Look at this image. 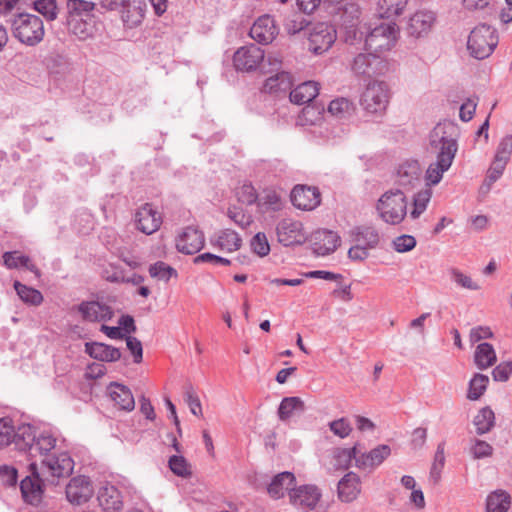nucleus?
<instances>
[{
    "instance_id": "obj_63",
    "label": "nucleus",
    "mask_w": 512,
    "mask_h": 512,
    "mask_svg": "<svg viewBox=\"0 0 512 512\" xmlns=\"http://www.w3.org/2000/svg\"><path fill=\"white\" fill-rule=\"evenodd\" d=\"M330 430L340 438H346L352 431V427L346 418H340L329 423Z\"/></svg>"
},
{
    "instance_id": "obj_35",
    "label": "nucleus",
    "mask_w": 512,
    "mask_h": 512,
    "mask_svg": "<svg viewBox=\"0 0 512 512\" xmlns=\"http://www.w3.org/2000/svg\"><path fill=\"white\" fill-rule=\"evenodd\" d=\"M291 86V75L285 71H276L274 75L266 79L264 90L269 93L286 92Z\"/></svg>"
},
{
    "instance_id": "obj_6",
    "label": "nucleus",
    "mask_w": 512,
    "mask_h": 512,
    "mask_svg": "<svg viewBox=\"0 0 512 512\" xmlns=\"http://www.w3.org/2000/svg\"><path fill=\"white\" fill-rule=\"evenodd\" d=\"M497 44L496 29L487 24H480L470 32L467 40V50L473 58L482 60L493 53Z\"/></svg>"
},
{
    "instance_id": "obj_49",
    "label": "nucleus",
    "mask_w": 512,
    "mask_h": 512,
    "mask_svg": "<svg viewBox=\"0 0 512 512\" xmlns=\"http://www.w3.org/2000/svg\"><path fill=\"white\" fill-rule=\"evenodd\" d=\"M64 24L69 32L75 35L80 40H85L89 37L88 24L79 17L65 16Z\"/></svg>"
},
{
    "instance_id": "obj_53",
    "label": "nucleus",
    "mask_w": 512,
    "mask_h": 512,
    "mask_svg": "<svg viewBox=\"0 0 512 512\" xmlns=\"http://www.w3.org/2000/svg\"><path fill=\"white\" fill-rule=\"evenodd\" d=\"M449 275L451 280L461 288L468 290H479L480 286L472 280V278L457 268L449 269Z\"/></svg>"
},
{
    "instance_id": "obj_31",
    "label": "nucleus",
    "mask_w": 512,
    "mask_h": 512,
    "mask_svg": "<svg viewBox=\"0 0 512 512\" xmlns=\"http://www.w3.org/2000/svg\"><path fill=\"white\" fill-rule=\"evenodd\" d=\"M319 93V85L314 81H306L299 84L290 92V101L297 105L308 104L315 99Z\"/></svg>"
},
{
    "instance_id": "obj_5",
    "label": "nucleus",
    "mask_w": 512,
    "mask_h": 512,
    "mask_svg": "<svg viewBox=\"0 0 512 512\" xmlns=\"http://www.w3.org/2000/svg\"><path fill=\"white\" fill-rule=\"evenodd\" d=\"M12 31L15 38L27 46L40 43L45 35L44 24L37 15L20 13L12 22Z\"/></svg>"
},
{
    "instance_id": "obj_9",
    "label": "nucleus",
    "mask_w": 512,
    "mask_h": 512,
    "mask_svg": "<svg viewBox=\"0 0 512 512\" xmlns=\"http://www.w3.org/2000/svg\"><path fill=\"white\" fill-rule=\"evenodd\" d=\"M389 103V88L384 81L370 82L361 97L363 109L371 114H381Z\"/></svg>"
},
{
    "instance_id": "obj_52",
    "label": "nucleus",
    "mask_w": 512,
    "mask_h": 512,
    "mask_svg": "<svg viewBox=\"0 0 512 512\" xmlns=\"http://www.w3.org/2000/svg\"><path fill=\"white\" fill-rule=\"evenodd\" d=\"M168 464L171 471L179 477L187 478L190 477L192 474L190 464L181 455L171 456L168 461Z\"/></svg>"
},
{
    "instance_id": "obj_14",
    "label": "nucleus",
    "mask_w": 512,
    "mask_h": 512,
    "mask_svg": "<svg viewBox=\"0 0 512 512\" xmlns=\"http://www.w3.org/2000/svg\"><path fill=\"white\" fill-rule=\"evenodd\" d=\"M78 312L82 319L89 322H106L113 315V309L103 300L83 301L78 305Z\"/></svg>"
},
{
    "instance_id": "obj_40",
    "label": "nucleus",
    "mask_w": 512,
    "mask_h": 512,
    "mask_svg": "<svg viewBox=\"0 0 512 512\" xmlns=\"http://www.w3.org/2000/svg\"><path fill=\"white\" fill-rule=\"evenodd\" d=\"M360 450L358 449V444L354 445L352 448H336L333 450V466L336 469H347L352 460L356 461V458L359 457Z\"/></svg>"
},
{
    "instance_id": "obj_56",
    "label": "nucleus",
    "mask_w": 512,
    "mask_h": 512,
    "mask_svg": "<svg viewBox=\"0 0 512 512\" xmlns=\"http://www.w3.org/2000/svg\"><path fill=\"white\" fill-rule=\"evenodd\" d=\"M252 251L260 257L267 256L270 252L268 239L263 232H258L250 242Z\"/></svg>"
},
{
    "instance_id": "obj_11",
    "label": "nucleus",
    "mask_w": 512,
    "mask_h": 512,
    "mask_svg": "<svg viewBox=\"0 0 512 512\" xmlns=\"http://www.w3.org/2000/svg\"><path fill=\"white\" fill-rule=\"evenodd\" d=\"M265 53L260 47L250 44L240 47L233 56V64L239 71H254L264 62Z\"/></svg>"
},
{
    "instance_id": "obj_26",
    "label": "nucleus",
    "mask_w": 512,
    "mask_h": 512,
    "mask_svg": "<svg viewBox=\"0 0 512 512\" xmlns=\"http://www.w3.org/2000/svg\"><path fill=\"white\" fill-rule=\"evenodd\" d=\"M27 441L30 444L28 454L31 459L39 456L41 460L45 455H50L49 452L56 445V439L48 433H41L38 436L35 434H29Z\"/></svg>"
},
{
    "instance_id": "obj_8",
    "label": "nucleus",
    "mask_w": 512,
    "mask_h": 512,
    "mask_svg": "<svg viewBox=\"0 0 512 512\" xmlns=\"http://www.w3.org/2000/svg\"><path fill=\"white\" fill-rule=\"evenodd\" d=\"M351 71L356 77L371 78L389 71V63L375 53H359L351 64Z\"/></svg>"
},
{
    "instance_id": "obj_16",
    "label": "nucleus",
    "mask_w": 512,
    "mask_h": 512,
    "mask_svg": "<svg viewBox=\"0 0 512 512\" xmlns=\"http://www.w3.org/2000/svg\"><path fill=\"white\" fill-rule=\"evenodd\" d=\"M94 493L88 477L80 475L72 478L66 486L67 500L75 505H81L90 500Z\"/></svg>"
},
{
    "instance_id": "obj_13",
    "label": "nucleus",
    "mask_w": 512,
    "mask_h": 512,
    "mask_svg": "<svg viewBox=\"0 0 512 512\" xmlns=\"http://www.w3.org/2000/svg\"><path fill=\"white\" fill-rule=\"evenodd\" d=\"M204 244V234L195 226L185 227L176 240L177 250L187 255L199 252L204 247Z\"/></svg>"
},
{
    "instance_id": "obj_12",
    "label": "nucleus",
    "mask_w": 512,
    "mask_h": 512,
    "mask_svg": "<svg viewBox=\"0 0 512 512\" xmlns=\"http://www.w3.org/2000/svg\"><path fill=\"white\" fill-rule=\"evenodd\" d=\"M321 496L320 489L315 485H301L289 492L290 503L306 512L316 508Z\"/></svg>"
},
{
    "instance_id": "obj_28",
    "label": "nucleus",
    "mask_w": 512,
    "mask_h": 512,
    "mask_svg": "<svg viewBox=\"0 0 512 512\" xmlns=\"http://www.w3.org/2000/svg\"><path fill=\"white\" fill-rule=\"evenodd\" d=\"M85 352L101 362H116L121 358V352L118 348L101 342L85 343Z\"/></svg>"
},
{
    "instance_id": "obj_27",
    "label": "nucleus",
    "mask_w": 512,
    "mask_h": 512,
    "mask_svg": "<svg viewBox=\"0 0 512 512\" xmlns=\"http://www.w3.org/2000/svg\"><path fill=\"white\" fill-rule=\"evenodd\" d=\"M45 477H35L32 473L30 476L25 477L20 483V490L24 500L32 505L38 504L41 501L43 489L42 484Z\"/></svg>"
},
{
    "instance_id": "obj_2",
    "label": "nucleus",
    "mask_w": 512,
    "mask_h": 512,
    "mask_svg": "<svg viewBox=\"0 0 512 512\" xmlns=\"http://www.w3.org/2000/svg\"><path fill=\"white\" fill-rule=\"evenodd\" d=\"M29 468L36 478L43 476L47 481H50L49 477L61 478L70 476L74 469V461L67 453L51 454L45 455L39 464L36 460L32 461L29 464Z\"/></svg>"
},
{
    "instance_id": "obj_23",
    "label": "nucleus",
    "mask_w": 512,
    "mask_h": 512,
    "mask_svg": "<svg viewBox=\"0 0 512 512\" xmlns=\"http://www.w3.org/2000/svg\"><path fill=\"white\" fill-rule=\"evenodd\" d=\"M110 399L120 410L130 412L135 408L134 396L129 387L118 382H111L107 386Z\"/></svg>"
},
{
    "instance_id": "obj_7",
    "label": "nucleus",
    "mask_w": 512,
    "mask_h": 512,
    "mask_svg": "<svg viewBox=\"0 0 512 512\" xmlns=\"http://www.w3.org/2000/svg\"><path fill=\"white\" fill-rule=\"evenodd\" d=\"M398 28L395 23H381L367 32L364 40V49L377 54L390 50L396 43Z\"/></svg>"
},
{
    "instance_id": "obj_10",
    "label": "nucleus",
    "mask_w": 512,
    "mask_h": 512,
    "mask_svg": "<svg viewBox=\"0 0 512 512\" xmlns=\"http://www.w3.org/2000/svg\"><path fill=\"white\" fill-rule=\"evenodd\" d=\"M337 39V33L332 25L317 23L310 30L308 50L315 55L328 51Z\"/></svg>"
},
{
    "instance_id": "obj_61",
    "label": "nucleus",
    "mask_w": 512,
    "mask_h": 512,
    "mask_svg": "<svg viewBox=\"0 0 512 512\" xmlns=\"http://www.w3.org/2000/svg\"><path fill=\"white\" fill-rule=\"evenodd\" d=\"M351 110V102L345 98L335 99L329 103L328 112L336 117H344Z\"/></svg>"
},
{
    "instance_id": "obj_18",
    "label": "nucleus",
    "mask_w": 512,
    "mask_h": 512,
    "mask_svg": "<svg viewBox=\"0 0 512 512\" xmlns=\"http://www.w3.org/2000/svg\"><path fill=\"white\" fill-rule=\"evenodd\" d=\"M135 223L139 231L146 235L155 233L162 224L160 213L150 203H145L135 213Z\"/></svg>"
},
{
    "instance_id": "obj_17",
    "label": "nucleus",
    "mask_w": 512,
    "mask_h": 512,
    "mask_svg": "<svg viewBox=\"0 0 512 512\" xmlns=\"http://www.w3.org/2000/svg\"><path fill=\"white\" fill-rule=\"evenodd\" d=\"M300 221L285 218L279 221L276 227L278 241L284 246L301 244L305 240Z\"/></svg>"
},
{
    "instance_id": "obj_46",
    "label": "nucleus",
    "mask_w": 512,
    "mask_h": 512,
    "mask_svg": "<svg viewBox=\"0 0 512 512\" xmlns=\"http://www.w3.org/2000/svg\"><path fill=\"white\" fill-rule=\"evenodd\" d=\"M488 383V376L480 373L475 374L469 382L467 398L473 401L478 400L486 391Z\"/></svg>"
},
{
    "instance_id": "obj_21",
    "label": "nucleus",
    "mask_w": 512,
    "mask_h": 512,
    "mask_svg": "<svg viewBox=\"0 0 512 512\" xmlns=\"http://www.w3.org/2000/svg\"><path fill=\"white\" fill-rule=\"evenodd\" d=\"M340 237L333 231L320 229L311 235L313 252L318 256H325L334 252L339 246Z\"/></svg>"
},
{
    "instance_id": "obj_43",
    "label": "nucleus",
    "mask_w": 512,
    "mask_h": 512,
    "mask_svg": "<svg viewBox=\"0 0 512 512\" xmlns=\"http://www.w3.org/2000/svg\"><path fill=\"white\" fill-rule=\"evenodd\" d=\"M33 8L49 22L56 20L60 12L57 0H36Z\"/></svg>"
},
{
    "instance_id": "obj_45",
    "label": "nucleus",
    "mask_w": 512,
    "mask_h": 512,
    "mask_svg": "<svg viewBox=\"0 0 512 512\" xmlns=\"http://www.w3.org/2000/svg\"><path fill=\"white\" fill-rule=\"evenodd\" d=\"M96 7V3L87 0H66L65 16L81 17L83 14L91 13Z\"/></svg>"
},
{
    "instance_id": "obj_3",
    "label": "nucleus",
    "mask_w": 512,
    "mask_h": 512,
    "mask_svg": "<svg viewBox=\"0 0 512 512\" xmlns=\"http://www.w3.org/2000/svg\"><path fill=\"white\" fill-rule=\"evenodd\" d=\"M102 9L118 12L125 27L133 29L145 18L146 4L142 0H100Z\"/></svg>"
},
{
    "instance_id": "obj_29",
    "label": "nucleus",
    "mask_w": 512,
    "mask_h": 512,
    "mask_svg": "<svg viewBox=\"0 0 512 512\" xmlns=\"http://www.w3.org/2000/svg\"><path fill=\"white\" fill-rule=\"evenodd\" d=\"M295 484L296 478L292 472H281L273 477L267 487V492L272 498L279 499L285 495V492H290Z\"/></svg>"
},
{
    "instance_id": "obj_54",
    "label": "nucleus",
    "mask_w": 512,
    "mask_h": 512,
    "mask_svg": "<svg viewBox=\"0 0 512 512\" xmlns=\"http://www.w3.org/2000/svg\"><path fill=\"white\" fill-rule=\"evenodd\" d=\"M184 399L188 404L190 411L195 416L202 415V407L199 397L197 396L193 386L191 384H187L185 386L184 391Z\"/></svg>"
},
{
    "instance_id": "obj_39",
    "label": "nucleus",
    "mask_w": 512,
    "mask_h": 512,
    "mask_svg": "<svg viewBox=\"0 0 512 512\" xmlns=\"http://www.w3.org/2000/svg\"><path fill=\"white\" fill-rule=\"evenodd\" d=\"M510 495L503 490H496L488 495L486 500L487 512H507L510 507Z\"/></svg>"
},
{
    "instance_id": "obj_64",
    "label": "nucleus",
    "mask_w": 512,
    "mask_h": 512,
    "mask_svg": "<svg viewBox=\"0 0 512 512\" xmlns=\"http://www.w3.org/2000/svg\"><path fill=\"white\" fill-rule=\"evenodd\" d=\"M512 373V362L505 361L498 364L492 371V376L495 381L505 382L509 379Z\"/></svg>"
},
{
    "instance_id": "obj_4",
    "label": "nucleus",
    "mask_w": 512,
    "mask_h": 512,
    "mask_svg": "<svg viewBox=\"0 0 512 512\" xmlns=\"http://www.w3.org/2000/svg\"><path fill=\"white\" fill-rule=\"evenodd\" d=\"M376 209L381 219L391 225L399 224L407 214V200L404 191H386L378 200Z\"/></svg>"
},
{
    "instance_id": "obj_55",
    "label": "nucleus",
    "mask_w": 512,
    "mask_h": 512,
    "mask_svg": "<svg viewBox=\"0 0 512 512\" xmlns=\"http://www.w3.org/2000/svg\"><path fill=\"white\" fill-rule=\"evenodd\" d=\"M258 206L265 210L279 211L282 207L280 196L275 191H266L258 200Z\"/></svg>"
},
{
    "instance_id": "obj_62",
    "label": "nucleus",
    "mask_w": 512,
    "mask_h": 512,
    "mask_svg": "<svg viewBox=\"0 0 512 512\" xmlns=\"http://www.w3.org/2000/svg\"><path fill=\"white\" fill-rule=\"evenodd\" d=\"M445 463L444 443H440L437 446V450L434 456V462L431 467V477L437 481L440 478L441 469Z\"/></svg>"
},
{
    "instance_id": "obj_25",
    "label": "nucleus",
    "mask_w": 512,
    "mask_h": 512,
    "mask_svg": "<svg viewBox=\"0 0 512 512\" xmlns=\"http://www.w3.org/2000/svg\"><path fill=\"white\" fill-rule=\"evenodd\" d=\"M97 499L105 512H120L123 508L122 495L113 485L102 486L98 491Z\"/></svg>"
},
{
    "instance_id": "obj_19",
    "label": "nucleus",
    "mask_w": 512,
    "mask_h": 512,
    "mask_svg": "<svg viewBox=\"0 0 512 512\" xmlns=\"http://www.w3.org/2000/svg\"><path fill=\"white\" fill-rule=\"evenodd\" d=\"M422 169L417 160L400 164L396 172V183L405 190H412L421 183Z\"/></svg>"
},
{
    "instance_id": "obj_60",
    "label": "nucleus",
    "mask_w": 512,
    "mask_h": 512,
    "mask_svg": "<svg viewBox=\"0 0 512 512\" xmlns=\"http://www.w3.org/2000/svg\"><path fill=\"white\" fill-rule=\"evenodd\" d=\"M238 200L246 205H252L254 203H258V195L256 189L252 186V184H244L242 185L237 192Z\"/></svg>"
},
{
    "instance_id": "obj_33",
    "label": "nucleus",
    "mask_w": 512,
    "mask_h": 512,
    "mask_svg": "<svg viewBox=\"0 0 512 512\" xmlns=\"http://www.w3.org/2000/svg\"><path fill=\"white\" fill-rule=\"evenodd\" d=\"M352 241L360 243L370 249L375 248L379 243V234L374 227L357 226L350 231Z\"/></svg>"
},
{
    "instance_id": "obj_24",
    "label": "nucleus",
    "mask_w": 512,
    "mask_h": 512,
    "mask_svg": "<svg viewBox=\"0 0 512 512\" xmlns=\"http://www.w3.org/2000/svg\"><path fill=\"white\" fill-rule=\"evenodd\" d=\"M391 454L390 446L381 444L369 451L368 453H359L356 458V467L359 469H373L380 464Z\"/></svg>"
},
{
    "instance_id": "obj_38",
    "label": "nucleus",
    "mask_w": 512,
    "mask_h": 512,
    "mask_svg": "<svg viewBox=\"0 0 512 512\" xmlns=\"http://www.w3.org/2000/svg\"><path fill=\"white\" fill-rule=\"evenodd\" d=\"M408 0H378L377 11L382 18H393L401 15L406 6Z\"/></svg>"
},
{
    "instance_id": "obj_48",
    "label": "nucleus",
    "mask_w": 512,
    "mask_h": 512,
    "mask_svg": "<svg viewBox=\"0 0 512 512\" xmlns=\"http://www.w3.org/2000/svg\"><path fill=\"white\" fill-rule=\"evenodd\" d=\"M432 191L430 189H424L416 193L413 197V208L410 212L412 219H417L426 210L427 205L431 199Z\"/></svg>"
},
{
    "instance_id": "obj_57",
    "label": "nucleus",
    "mask_w": 512,
    "mask_h": 512,
    "mask_svg": "<svg viewBox=\"0 0 512 512\" xmlns=\"http://www.w3.org/2000/svg\"><path fill=\"white\" fill-rule=\"evenodd\" d=\"M416 243L417 242L414 236L403 234L393 240L392 246L396 252L406 253L413 250L416 246Z\"/></svg>"
},
{
    "instance_id": "obj_58",
    "label": "nucleus",
    "mask_w": 512,
    "mask_h": 512,
    "mask_svg": "<svg viewBox=\"0 0 512 512\" xmlns=\"http://www.w3.org/2000/svg\"><path fill=\"white\" fill-rule=\"evenodd\" d=\"M227 216L241 228H246L252 223V217L246 214L240 207H229Z\"/></svg>"
},
{
    "instance_id": "obj_50",
    "label": "nucleus",
    "mask_w": 512,
    "mask_h": 512,
    "mask_svg": "<svg viewBox=\"0 0 512 512\" xmlns=\"http://www.w3.org/2000/svg\"><path fill=\"white\" fill-rule=\"evenodd\" d=\"M507 162L493 158L491 166L487 171L486 179L482 185V188H486L487 191L490 190L492 184L496 182L503 174L506 168Z\"/></svg>"
},
{
    "instance_id": "obj_32",
    "label": "nucleus",
    "mask_w": 512,
    "mask_h": 512,
    "mask_svg": "<svg viewBox=\"0 0 512 512\" xmlns=\"http://www.w3.org/2000/svg\"><path fill=\"white\" fill-rule=\"evenodd\" d=\"M214 246L227 252H234L240 249L242 239L239 234L231 229H223L215 235V239H211Z\"/></svg>"
},
{
    "instance_id": "obj_15",
    "label": "nucleus",
    "mask_w": 512,
    "mask_h": 512,
    "mask_svg": "<svg viewBox=\"0 0 512 512\" xmlns=\"http://www.w3.org/2000/svg\"><path fill=\"white\" fill-rule=\"evenodd\" d=\"M292 204L301 210L310 211L321 203V193L317 187L296 185L291 191Z\"/></svg>"
},
{
    "instance_id": "obj_30",
    "label": "nucleus",
    "mask_w": 512,
    "mask_h": 512,
    "mask_svg": "<svg viewBox=\"0 0 512 512\" xmlns=\"http://www.w3.org/2000/svg\"><path fill=\"white\" fill-rule=\"evenodd\" d=\"M338 497L342 502L354 501L360 493V478L354 472L347 473L338 483Z\"/></svg>"
},
{
    "instance_id": "obj_37",
    "label": "nucleus",
    "mask_w": 512,
    "mask_h": 512,
    "mask_svg": "<svg viewBox=\"0 0 512 512\" xmlns=\"http://www.w3.org/2000/svg\"><path fill=\"white\" fill-rule=\"evenodd\" d=\"M304 411L305 404L300 397H285L279 405L278 417L281 421H287L294 413H302Z\"/></svg>"
},
{
    "instance_id": "obj_22",
    "label": "nucleus",
    "mask_w": 512,
    "mask_h": 512,
    "mask_svg": "<svg viewBox=\"0 0 512 512\" xmlns=\"http://www.w3.org/2000/svg\"><path fill=\"white\" fill-rule=\"evenodd\" d=\"M435 21V15L431 11H417L414 13L408 22L406 31L409 36L420 38L426 36Z\"/></svg>"
},
{
    "instance_id": "obj_20",
    "label": "nucleus",
    "mask_w": 512,
    "mask_h": 512,
    "mask_svg": "<svg viewBox=\"0 0 512 512\" xmlns=\"http://www.w3.org/2000/svg\"><path fill=\"white\" fill-rule=\"evenodd\" d=\"M278 27L270 15L260 16L250 29V36L256 42L267 45L272 43L278 34Z\"/></svg>"
},
{
    "instance_id": "obj_47",
    "label": "nucleus",
    "mask_w": 512,
    "mask_h": 512,
    "mask_svg": "<svg viewBox=\"0 0 512 512\" xmlns=\"http://www.w3.org/2000/svg\"><path fill=\"white\" fill-rule=\"evenodd\" d=\"M334 14L340 16L343 27L345 24L359 22L360 8L356 3L349 1L348 3H344L343 6H339V10Z\"/></svg>"
},
{
    "instance_id": "obj_1",
    "label": "nucleus",
    "mask_w": 512,
    "mask_h": 512,
    "mask_svg": "<svg viewBox=\"0 0 512 512\" xmlns=\"http://www.w3.org/2000/svg\"><path fill=\"white\" fill-rule=\"evenodd\" d=\"M448 130H454L452 125H437L430 134V152L435 154L436 160L428 166L425 174L426 184H438L452 165L458 145L456 139Z\"/></svg>"
},
{
    "instance_id": "obj_51",
    "label": "nucleus",
    "mask_w": 512,
    "mask_h": 512,
    "mask_svg": "<svg viewBox=\"0 0 512 512\" xmlns=\"http://www.w3.org/2000/svg\"><path fill=\"white\" fill-rule=\"evenodd\" d=\"M149 274L153 278L168 282L172 276H177V271L163 261H158L149 267Z\"/></svg>"
},
{
    "instance_id": "obj_41",
    "label": "nucleus",
    "mask_w": 512,
    "mask_h": 512,
    "mask_svg": "<svg viewBox=\"0 0 512 512\" xmlns=\"http://www.w3.org/2000/svg\"><path fill=\"white\" fill-rule=\"evenodd\" d=\"M473 424L479 435L488 433L495 425V414L490 407H483L474 417Z\"/></svg>"
},
{
    "instance_id": "obj_44",
    "label": "nucleus",
    "mask_w": 512,
    "mask_h": 512,
    "mask_svg": "<svg viewBox=\"0 0 512 512\" xmlns=\"http://www.w3.org/2000/svg\"><path fill=\"white\" fill-rule=\"evenodd\" d=\"M344 29V41L346 44L349 45H358V44H364L365 36L368 32V29L366 27H360L359 22L358 23H352V24H345V26L342 27Z\"/></svg>"
},
{
    "instance_id": "obj_34",
    "label": "nucleus",
    "mask_w": 512,
    "mask_h": 512,
    "mask_svg": "<svg viewBox=\"0 0 512 512\" xmlns=\"http://www.w3.org/2000/svg\"><path fill=\"white\" fill-rule=\"evenodd\" d=\"M4 265L9 269H16L19 267H25L27 270L33 272L37 277L40 276V271L31 263L28 256L20 254L18 251L5 252L2 256Z\"/></svg>"
},
{
    "instance_id": "obj_42",
    "label": "nucleus",
    "mask_w": 512,
    "mask_h": 512,
    "mask_svg": "<svg viewBox=\"0 0 512 512\" xmlns=\"http://www.w3.org/2000/svg\"><path fill=\"white\" fill-rule=\"evenodd\" d=\"M14 288L17 295L26 304L38 306L43 302V296L37 289L24 285L19 281L14 282Z\"/></svg>"
},
{
    "instance_id": "obj_59",
    "label": "nucleus",
    "mask_w": 512,
    "mask_h": 512,
    "mask_svg": "<svg viewBox=\"0 0 512 512\" xmlns=\"http://www.w3.org/2000/svg\"><path fill=\"white\" fill-rule=\"evenodd\" d=\"M512 155V135H506L499 142L494 158L509 162Z\"/></svg>"
},
{
    "instance_id": "obj_36",
    "label": "nucleus",
    "mask_w": 512,
    "mask_h": 512,
    "mask_svg": "<svg viewBox=\"0 0 512 512\" xmlns=\"http://www.w3.org/2000/svg\"><path fill=\"white\" fill-rule=\"evenodd\" d=\"M497 360L495 350L490 343H481L476 347L474 362L480 370L487 369L495 364Z\"/></svg>"
}]
</instances>
